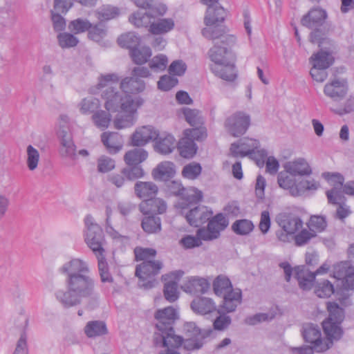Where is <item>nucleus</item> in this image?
Returning <instances> with one entry per match:
<instances>
[{
  "label": "nucleus",
  "instance_id": "obj_34",
  "mask_svg": "<svg viewBox=\"0 0 354 354\" xmlns=\"http://www.w3.org/2000/svg\"><path fill=\"white\" fill-rule=\"evenodd\" d=\"M223 296V308L227 313L234 312L241 301V291L239 289L231 290Z\"/></svg>",
  "mask_w": 354,
  "mask_h": 354
},
{
  "label": "nucleus",
  "instance_id": "obj_31",
  "mask_svg": "<svg viewBox=\"0 0 354 354\" xmlns=\"http://www.w3.org/2000/svg\"><path fill=\"white\" fill-rule=\"evenodd\" d=\"M176 173L175 165L171 162L166 161L160 163L153 170L152 175L154 179L167 180L172 178Z\"/></svg>",
  "mask_w": 354,
  "mask_h": 354
},
{
  "label": "nucleus",
  "instance_id": "obj_56",
  "mask_svg": "<svg viewBox=\"0 0 354 354\" xmlns=\"http://www.w3.org/2000/svg\"><path fill=\"white\" fill-rule=\"evenodd\" d=\"M26 165L30 171H34L37 168L39 161V153L32 145H28L26 149Z\"/></svg>",
  "mask_w": 354,
  "mask_h": 354
},
{
  "label": "nucleus",
  "instance_id": "obj_9",
  "mask_svg": "<svg viewBox=\"0 0 354 354\" xmlns=\"http://www.w3.org/2000/svg\"><path fill=\"white\" fill-rule=\"evenodd\" d=\"M302 336L305 342L310 344L313 346L315 352H324L329 349L333 344L335 339H323L319 327L313 324H306L302 327Z\"/></svg>",
  "mask_w": 354,
  "mask_h": 354
},
{
  "label": "nucleus",
  "instance_id": "obj_25",
  "mask_svg": "<svg viewBox=\"0 0 354 354\" xmlns=\"http://www.w3.org/2000/svg\"><path fill=\"white\" fill-rule=\"evenodd\" d=\"M191 308L193 311L201 315L211 314L218 312L216 305L212 299L206 297H198L191 303Z\"/></svg>",
  "mask_w": 354,
  "mask_h": 354
},
{
  "label": "nucleus",
  "instance_id": "obj_47",
  "mask_svg": "<svg viewBox=\"0 0 354 354\" xmlns=\"http://www.w3.org/2000/svg\"><path fill=\"white\" fill-rule=\"evenodd\" d=\"M118 43L121 47L129 48L131 51L139 45L140 37L134 32H127L118 37Z\"/></svg>",
  "mask_w": 354,
  "mask_h": 354
},
{
  "label": "nucleus",
  "instance_id": "obj_26",
  "mask_svg": "<svg viewBox=\"0 0 354 354\" xmlns=\"http://www.w3.org/2000/svg\"><path fill=\"white\" fill-rule=\"evenodd\" d=\"M177 144L174 137L169 133H163L159 134L156 139L155 150L159 153L167 155L171 153Z\"/></svg>",
  "mask_w": 354,
  "mask_h": 354
},
{
  "label": "nucleus",
  "instance_id": "obj_3",
  "mask_svg": "<svg viewBox=\"0 0 354 354\" xmlns=\"http://www.w3.org/2000/svg\"><path fill=\"white\" fill-rule=\"evenodd\" d=\"M216 11L218 12V17H214V10L207 8L204 19L206 27L202 30V35L208 39H220L222 45L232 46L236 42V37L232 35L226 34L225 27L218 24L225 20L226 12L223 8H218Z\"/></svg>",
  "mask_w": 354,
  "mask_h": 354
},
{
  "label": "nucleus",
  "instance_id": "obj_6",
  "mask_svg": "<svg viewBox=\"0 0 354 354\" xmlns=\"http://www.w3.org/2000/svg\"><path fill=\"white\" fill-rule=\"evenodd\" d=\"M259 145L257 140L243 138L232 143L230 151L233 157L248 156L254 160L259 167H262L265 163L267 152L265 149H259Z\"/></svg>",
  "mask_w": 354,
  "mask_h": 354
},
{
  "label": "nucleus",
  "instance_id": "obj_23",
  "mask_svg": "<svg viewBox=\"0 0 354 354\" xmlns=\"http://www.w3.org/2000/svg\"><path fill=\"white\" fill-rule=\"evenodd\" d=\"M139 207L144 215H154L164 213L167 209V205L163 200L152 197L143 200Z\"/></svg>",
  "mask_w": 354,
  "mask_h": 354
},
{
  "label": "nucleus",
  "instance_id": "obj_13",
  "mask_svg": "<svg viewBox=\"0 0 354 354\" xmlns=\"http://www.w3.org/2000/svg\"><path fill=\"white\" fill-rule=\"evenodd\" d=\"M250 125V117L248 114L238 111L228 117L225 122L227 132L234 137L243 135Z\"/></svg>",
  "mask_w": 354,
  "mask_h": 354
},
{
  "label": "nucleus",
  "instance_id": "obj_50",
  "mask_svg": "<svg viewBox=\"0 0 354 354\" xmlns=\"http://www.w3.org/2000/svg\"><path fill=\"white\" fill-rule=\"evenodd\" d=\"M277 182L280 187L288 189L292 196V190L296 187V182L294 176L286 169L278 174Z\"/></svg>",
  "mask_w": 354,
  "mask_h": 354
},
{
  "label": "nucleus",
  "instance_id": "obj_20",
  "mask_svg": "<svg viewBox=\"0 0 354 354\" xmlns=\"http://www.w3.org/2000/svg\"><path fill=\"white\" fill-rule=\"evenodd\" d=\"M327 16L325 10L319 7H315L310 9L307 14L302 17L301 24L310 29L317 28L323 25Z\"/></svg>",
  "mask_w": 354,
  "mask_h": 354
},
{
  "label": "nucleus",
  "instance_id": "obj_24",
  "mask_svg": "<svg viewBox=\"0 0 354 354\" xmlns=\"http://www.w3.org/2000/svg\"><path fill=\"white\" fill-rule=\"evenodd\" d=\"M101 140L109 153L115 154L122 149L124 140L117 132H104Z\"/></svg>",
  "mask_w": 354,
  "mask_h": 354
},
{
  "label": "nucleus",
  "instance_id": "obj_5",
  "mask_svg": "<svg viewBox=\"0 0 354 354\" xmlns=\"http://www.w3.org/2000/svg\"><path fill=\"white\" fill-rule=\"evenodd\" d=\"M333 277L341 281L336 293L338 300L344 306L351 305L350 291L354 290V267L348 262H340L333 266Z\"/></svg>",
  "mask_w": 354,
  "mask_h": 354
},
{
  "label": "nucleus",
  "instance_id": "obj_52",
  "mask_svg": "<svg viewBox=\"0 0 354 354\" xmlns=\"http://www.w3.org/2000/svg\"><path fill=\"white\" fill-rule=\"evenodd\" d=\"M232 230L239 235L249 234L254 229L252 222L248 219L236 221L232 225Z\"/></svg>",
  "mask_w": 354,
  "mask_h": 354
},
{
  "label": "nucleus",
  "instance_id": "obj_45",
  "mask_svg": "<svg viewBox=\"0 0 354 354\" xmlns=\"http://www.w3.org/2000/svg\"><path fill=\"white\" fill-rule=\"evenodd\" d=\"M319 184L316 180H302L296 183V187L292 190V196H299L305 193L306 191H315L318 189Z\"/></svg>",
  "mask_w": 354,
  "mask_h": 354
},
{
  "label": "nucleus",
  "instance_id": "obj_11",
  "mask_svg": "<svg viewBox=\"0 0 354 354\" xmlns=\"http://www.w3.org/2000/svg\"><path fill=\"white\" fill-rule=\"evenodd\" d=\"M156 327L158 333H155L154 337H162L164 335H175L173 324L177 319L176 310L171 307H167L156 311Z\"/></svg>",
  "mask_w": 354,
  "mask_h": 354
},
{
  "label": "nucleus",
  "instance_id": "obj_42",
  "mask_svg": "<svg viewBox=\"0 0 354 354\" xmlns=\"http://www.w3.org/2000/svg\"><path fill=\"white\" fill-rule=\"evenodd\" d=\"M141 225L143 230L148 234L158 233L161 230V220L156 215H145Z\"/></svg>",
  "mask_w": 354,
  "mask_h": 354
},
{
  "label": "nucleus",
  "instance_id": "obj_49",
  "mask_svg": "<svg viewBox=\"0 0 354 354\" xmlns=\"http://www.w3.org/2000/svg\"><path fill=\"white\" fill-rule=\"evenodd\" d=\"M106 33L107 30L105 24L100 21L94 26L91 24L88 30V37L94 41L100 42L106 36Z\"/></svg>",
  "mask_w": 354,
  "mask_h": 354
},
{
  "label": "nucleus",
  "instance_id": "obj_35",
  "mask_svg": "<svg viewBox=\"0 0 354 354\" xmlns=\"http://www.w3.org/2000/svg\"><path fill=\"white\" fill-rule=\"evenodd\" d=\"M138 109L132 111H121L114 120V127L118 129L130 127L133 125L136 119Z\"/></svg>",
  "mask_w": 354,
  "mask_h": 354
},
{
  "label": "nucleus",
  "instance_id": "obj_10",
  "mask_svg": "<svg viewBox=\"0 0 354 354\" xmlns=\"http://www.w3.org/2000/svg\"><path fill=\"white\" fill-rule=\"evenodd\" d=\"M162 268L159 261H145L136 266V275L139 279L138 284L145 289L153 288L156 283L154 277Z\"/></svg>",
  "mask_w": 354,
  "mask_h": 354
},
{
  "label": "nucleus",
  "instance_id": "obj_54",
  "mask_svg": "<svg viewBox=\"0 0 354 354\" xmlns=\"http://www.w3.org/2000/svg\"><path fill=\"white\" fill-rule=\"evenodd\" d=\"M111 118V115L102 110L96 111L92 115L93 123L97 128L102 130H104L109 127Z\"/></svg>",
  "mask_w": 354,
  "mask_h": 354
},
{
  "label": "nucleus",
  "instance_id": "obj_36",
  "mask_svg": "<svg viewBox=\"0 0 354 354\" xmlns=\"http://www.w3.org/2000/svg\"><path fill=\"white\" fill-rule=\"evenodd\" d=\"M174 28V21L170 18L152 21L149 31L153 35H162L171 31Z\"/></svg>",
  "mask_w": 354,
  "mask_h": 354
},
{
  "label": "nucleus",
  "instance_id": "obj_22",
  "mask_svg": "<svg viewBox=\"0 0 354 354\" xmlns=\"http://www.w3.org/2000/svg\"><path fill=\"white\" fill-rule=\"evenodd\" d=\"M160 16L157 15L156 10H140L132 13L129 17V21L137 28L149 27L152 20Z\"/></svg>",
  "mask_w": 354,
  "mask_h": 354
},
{
  "label": "nucleus",
  "instance_id": "obj_43",
  "mask_svg": "<svg viewBox=\"0 0 354 354\" xmlns=\"http://www.w3.org/2000/svg\"><path fill=\"white\" fill-rule=\"evenodd\" d=\"M130 55L135 64L141 65L146 63L151 56V50L148 46H137L130 51Z\"/></svg>",
  "mask_w": 354,
  "mask_h": 354
},
{
  "label": "nucleus",
  "instance_id": "obj_57",
  "mask_svg": "<svg viewBox=\"0 0 354 354\" xmlns=\"http://www.w3.org/2000/svg\"><path fill=\"white\" fill-rule=\"evenodd\" d=\"M167 57L163 54L154 56L149 62V68L156 73L163 71L167 66Z\"/></svg>",
  "mask_w": 354,
  "mask_h": 354
},
{
  "label": "nucleus",
  "instance_id": "obj_61",
  "mask_svg": "<svg viewBox=\"0 0 354 354\" xmlns=\"http://www.w3.org/2000/svg\"><path fill=\"white\" fill-rule=\"evenodd\" d=\"M59 45L62 48L76 46L79 42L78 39L73 35L68 32L59 33L57 35Z\"/></svg>",
  "mask_w": 354,
  "mask_h": 354
},
{
  "label": "nucleus",
  "instance_id": "obj_32",
  "mask_svg": "<svg viewBox=\"0 0 354 354\" xmlns=\"http://www.w3.org/2000/svg\"><path fill=\"white\" fill-rule=\"evenodd\" d=\"M148 158V152L142 148H133L127 151L124 156L127 165H139Z\"/></svg>",
  "mask_w": 354,
  "mask_h": 354
},
{
  "label": "nucleus",
  "instance_id": "obj_28",
  "mask_svg": "<svg viewBox=\"0 0 354 354\" xmlns=\"http://www.w3.org/2000/svg\"><path fill=\"white\" fill-rule=\"evenodd\" d=\"M284 169L294 176H309L312 173V169L309 164L302 158L286 162L284 165Z\"/></svg>",
  "mask_w": 354,
  "mask_h": 354
},
{
  "label": "nucleus",
  "instance_id": "obj_60",
  "mask_svg": "<svg viewBox=\"0 0 354 354\" xmlns=\"http://www.w3.org/2000/svg\"><path fill=\"white\" fill-rule=\"evenodd\" d=\"M164 296L169 302H174L178 299L179 292L178 290V283L176 281H170L165 284Z\"/></svg>",
  "mask_w": 354,
  "mask_h": 354
},
{
  "label": "nucleus",
  "instance_id": "obj_27",
  "mask_svg": "<svg viewBox=\"0 0 354 354\" xmlns=\"http://www.w3.org/2000/svg\"><path fill=\"white\" fill-rule=\"evenodd\" d=\"M209 288V281L203 277H191L182 286L183 290L190 294L205 293Z\"/></svg>",
  "mask_w": 354,
  "mask_h": 354
},
{
  "label": "nucleus",
  "instance_id": "obj_12",
  "mask_svg": "<svg viewBox=\"0 0 354 354\" xmlns=\"http://www.w3.org/2000/svg\"><path fill=\"white\" fill-rule=\"evenodd\" d=\"M184 336L183 339V345L184 348L187 351H193L201 348L205 339V335L202 333L201 329L196 326L194 322H188L183 326Z\"/></svg>",
  "mask_w": 354,
  "mask_h": 354
},
{
  "label": "nucleus",
  "instance_id": "obj_38",
  "mask_svg": "<svg viewBox=\"0 0 354 354\" xmlns=\"http://www.w3.org/2000/svg\"><path fill=\"white\" fill-rule=\"evenodd\" d=\"M84 333L88 337H95L106 335L108 330L106 324L102 321L88 322L84 327Z\"/></svg>",
  "mask_w": 354,
  "mask_h": 354
},
{
  "label": "nucleus",
  "instance_id": "obj_62",
  "mask_svg": "<svg viewBox=\"0 0 354 354\" xmlns=\"http://www.w3.org/2000/svg\"><path fill=\"white\" fill-rule=\"evenodd\" d=\"M91 24L87 19L78 18L73 20L68 25L69 30L75 34H79L88 30Z\"/></svg>",
  "mask_w": 354,
  "mask_h": 354
},
{
  "label": "nucleus",
  "instance_id": "obj_30",
  "mask_svg": "<svg viewBox=\"0 0 354 354\" xmlns=\"http://www.w3.org/2000/svg\"><path fill=\"white\" fill-rule=\"evenodd\" d=\"M158 189L156 185L152 182L138 181L134 186L136 196L144 200L154 197Z\"/></svg>",
  "mask_w": 354,
  "mask_h": 354
},
{
  "label": "nucleus",
  "instance_id": "obj_14",
  "mask_svg": "<svg viewBox=\"0 0 354 354\" xmlns=\"http://www.w3.org/2000/svg\"><path fill=\"white\" fill-rule=\"evenodd\" d=\"M228 225V221L223 214H218L212 219L209 218L207 228L198 230L197 234L204 241H212L220 236L221 231Z\"/></svg>",
  "mask_w": 354,
  "mask_h": 354
},
{
  "label": "nucleus",
  "instance_id": "obj_8",
  "mask_svg": "<svg viewBox=\"0 0 354 354\" xmlns=\"http://www.w3.org/2000/svg\"><path fill=\"white\" fill-rule=\"evenodd\" d=\"M84 224V239L87 245L95 256L104 254L105 239L101 227L91 215H87L85 217Z\"/></svg>",
  "mask_w": 354,
  "mask_h": 354
},
{
  "label": "nucleus",
  "instance_id": "obj_18",
  "mask_svg": "<svg viewBox=\"0 0 354 354\" xmlns=\"http://www.w3.org/2000/svg\"><path fill=\"white\" fill-rule=\"evenodd\" d=\"M213 212L205 206L198 205L190 209L185 214L186 219L190 225L199 227L208 221Z\"/></svg>",
  "mask_w": 354,
  "mask_h": 354
},
{
  "label": "nucleus",
  "instance_id": "obj_59",
  "mask_svg": "<svg viewBox=\"0 0 354 354\" xmlns=\"http://www.w3.org/2000/svg\"><path fill=\"white\" fill-rule=\"evenodd\" d=\"M315 292L319 297H329L335 293V289L333 285L328 280H324L317 283Z\"/></svg>",
  "mask_w": 354,
  "mask_h": 354
},
{
  "label": "nucleus",
  "instance_id": "obj_1",
  "mask_svg": "<svg viewBox=\"0 0 354 354\" xmlns=\"http://www.w3.org/2000/svg\"><path fill=\"white\" fill-rule=\"evenodd\" d=\"M66 277V288L55 290L56 300L65 308L80 305L82 299L95 298V281L89 274L88 263L78 258L64 263L58 270Z\"/></svg>",
  "mask_w": 354,
  "mask_h": 354
},
{
  "label": "nucleus",
  "instance_id": "obj_19",
  "mask_svg": "<svg viewBox=\"0 0 354 354\" xmlns=\"http://www.w3.org/2000/svg\"><path fill=\"white\" fill-rule=\"evenodd\" d=\"M60 140L59 154L64 158L75 160L77 158L76 146L75 145L72 136L65 130L58 133Z\"/></svg>",
  "mask_w": 354,
  "mask_h": 354
},
{
  "label": "nucleus",
  "instance_id": "obj_46",
  "mask_svg": "<svg viewBox=\"0 0 354 354\" xmlns=\"http://www.w3.org/2000/svg\"><path fill=\"white\" fill-rule=\"evenodd\" d=\"M97 259L98 271L102 283H111L113 279L109 272V267L105 259V254L95 256Z\"/></svg>",
  "mask_w": 354,
  "mask_h": 354
},
{
  "label": "nucleus",
  "instance_id": "obj_21",
  "mask_svg": "<svg viewBox=\"0 0 354 354\" xmlns=\"http://www.w3.org/2000/svg\"><path fill=\"white\" fill-rule=\"evenodd\" d=\"M158 136L157 131L151 126H144L138 129L131 136V144L135 147H142Z\"/></svg>",
  "mask_w": 354,
  "mask_h": 354
},
{
  "label": "nucleus",
  "instance_id": "obj_55",
  "mask_svg": "<svg viewBox=\"0 0 354 354\" xmlns=\"http://www.w3.org/2000/svg\"><path fill=\"white\" fill-rule=\"evenodd\" d=\"M327 222L325 216L313 215L310 216L308 227L314 233L322 232L326 230Z\"/></svg>",
  "mask_w": 354,
  "mask_h": 354
},
{
  "label": "nucleus",
  "instance_id": "obj_51",
  "mask_svg": "<svg viewBox=\"0 0 354 354\" xmlns=\"http://www.w3.org/2000/svg\"><path fill=\"white\" fill-rule=\"evenodd\" d=\"M183 200L185 201H182L178 203L180 207L183 209H185V202H187L189 204L196 203L202 200L203 198V193L201 191L198 190L195 187H191L187 190L185 189Z\"/></svg>",
  "mask_w": 354,
  "mask_h": 354
},
{
  "label": "nucleus",
  "instance_id": "obj_37",
  "mask_svg": "<svg viewBox=\"0 0 354 354\" xmlns=\"http://www.w3.org/2000/svg\"><path fill=\"white\" fill-rule=\"evenodd\" d=\"M310 59L313 67H317L321 69L328 68L333 64L334 61L333 55L326 51H320L314 54Z\"/></svg>",
  "mask_w": 354,
  "mask_h": 354
},
{
  "label": "nucleus",
  "instance_id": "obj_58",
  "mask_svg": "<svg viewBox=\"0 0 354 354\" xmlns=\"http://www.w3.org/2000/svg\"><path fill=\"white\" fill-rule=\"evenodd\" d=\"M202 167L199 163L191 162L186 165L182 171V175L184 178L194 180L196 179L201 174Z\"/></svg>",
  "mask_w": 354,
  "mask_h": 354
},
{
  "label": "nucleus",
  "instance_id": "obj_40",
  "mask_svg": "<svg viewBox=\"0 0 354 354\" xmlns=\"http://www.w3.org/2000/svg\"><path fill=\"white\" fill-rule=\"evenodd\" d=\"M213 289L214 293L218 296L223 295L231 290H234L229 278L223 274L218 275L214 279Z\"/></svg>",
  "mask_w": 354,
  "mask_h": 354
},
{
  "label": "nucleus",
  "instance_id": "obj_41",
  "mask_svg": "<svg viewBox=\"0 0 354 354\" xmlns=\"http://www.w3.org/2000/svg\"><path fill=\"white\" fill-rule=\"evenodd\" d=\"M78 107L83 115L94 114L100 107V102L93 97H84L79 103Z\"/></svg>",
  "mask_w": 354,
  "mask_h": 354
},
{
  "label": "nucleus",
  "instance_id": "obj_15",
  "mask_svg": "<svg viewBox=\"0 0 354 354\" xmlns=\"http://www.w3.org/2000/svg\"><path fill=\"white\" fill-rule=\"evenodd\" d=\"M156 345L159 343L164 348L158 354H180L179 348L183 345L181 336L176 335H164L162 337H154Z\"/></svg>",
  "mask_w": 354,
  "mask_h": 354
},
{
  "label": "nucleus",
  "instance_id": "obj_17",
  "mask_svg": "<svg viewBox=\"0 0 354 354\" xmlns=\"http://www.w3.org/2000/svg\"><path fill=\"white\" fill-rule=\"evenodd\" d=\"M276 222L283 230L294 234L303 226V221L299 216L290 212L277 214Z\"/></svg>",
  "mask_w": 354,
  "mask_h": 354
},
{
  "label": "nucleus",
  "instance_id": "obj_4",
  "mask_svg": "<svg viewBox=\"0 0 354 354\" xmlns=\"http://www.w3.org/2000/svg\"><path fill=\"white\" fill-rule=\"evenodd\" d=\"M105 101L104 107L108 111H132L142 105L144 100L140 97H133L129 95L124 96L113 87H108L102 93Z\"/></svg>",
  "mask_w": 354,
  "mask_h": 354
},
{
  "label": "nucleus",
  "instance_id": "obj_16",
  "mask_svg": "<svg viewBox=\"0 0 354 354\" xmlns=\"http://www.w3.org/2000/svg\"><path fill=\"white\" fill-rule=\"evenodd\" d=\"M347 92L348 84L344 79H335L327 83L324 88V94L334 102L342 100Z\"/></svg>",
  "mask_w": 354,
  "mask_h": 354
},
{
  "label": "nucleus",
  "instance_id": "obj_48",
  "mask_svg": "<svg viewBox=\"0 0 354 354\" xmlns=\"http://www.w3.org/2000/svg\"><path fill=\"white\" fill-rule=\"evenodd\" d=\"M183 113L186 121L191 126L200 127L203 124L204 120L200 111L190 108H184Z\"/></svg>",
  "mask_w": 354,
  "mask_h": 354
},
{
  "label": "nucleus",
  "instance_id": "obj_63",
  "mask_svg": "<svg viewBox=\"0 0 354 354\" xmlns=\"http://www.w3.org/2000/svg\"><path fill=\"white\" fill-rule=\"evenodd\" d=\"M342 187H334L326 192V196L329 203L340 205L344 203V197Z\"/></svg>",
  "mask_w": 354,
  "mask_h": 354
},
{
  "label": "nucleus",
  "instance_id": "obj_2",
  "mask_svg": "<svg viewBox=\"0 0 354 354\" xmlns=\"http://www.w3.org/2000/svg\"><path fill=\"white\" fill-rule=\"evenodd\" d=\"M226 45L219 46L216 42L209 50V57L214 63L210 68L212 73L221 79L232 82L237 76L234 66V57Z\"/></svg>",
  "mask_w": 354,
  "mask_h": 354
},
{
  "label": "nucleus",
  "instance_id": "obj_29",
  "mask_svg": "<svg viewBox=\"0 0 354 354\" xmlns=\"http://www.w3.org/2000/svg\"><path fill=\"white\" fill-rule=\"evenodd\" d=\"M295 277L298 281L299 287L303 290H309L312 288L315 279L316 274L307 269L296 267L294 269Z\"/></svg>",
  "mask_w": 354,
  "mask_h": 354
},
{
  "label": "nucleus",
  "instance_id": "obj_64",
  "mask_svg": "<svg viewBox=\"0 0 354 354\" xmlns=\"http://www.w3.org/2000/svg\"><path fill=\"white\" fill-rule=\"evenodd\" d=\"M129 167L122 169V172L126 175L128 180H135L142 178L145 172L140 165H128Z\"/></svg>",
  "mask_w": 354,
  "mask_h": 354
},
{
  "label": "nucleus",
  "instance_id": "obj_7",
  "mask_svg": "<svg viewBox=\"0 0 354 354\" xmlns=\"http://www.w3.org/2000/svg\"><path fill=\"white\" fill-rule=\"evenodd\" d=\"M327 310L329 315L322 322V327L326 336L339 340L344 333L341 324L344 319V310L336 302H328Z\"/></svg>",
  "mask_w": 354,
  "mask_h": 354
},
{
  "label": "nucleus",
  "instance_id": "obj_44",
  "mask_svg": "<svg viewBox=\"0 0 354 354\" xmlns=\"http://www.w3.org/2000/svg\"><path fill=\"white\" fill-rule=\"evenodd\" d=\"M96 17L101 21H109L120 15V9L111 5H104L96 10Z\"/></svg>",
  "mask_w": 354,
  "mask_h": 354
},
{
  "label": "nucleus",
  "instance_id": "obj_39",
  "mask_svg": "<svg viewBox=\"0 0 354 354\" xmlns=\"http://www.w3.org/2000/svg\"><path fill=\"white\" fill-rule=\"evenodd\" d=\"M178 149L181 156L192 158L197 151L195 142L190 138H183L178 143Z\"/></svg>",
  "mask_w": 354,
  "mask_h": 354
},
{
  "label": "nucleus",
  "instance_id": "obj_53",
  "mask_svg": "<svg viewBox=\"0 0 354 354\" xmlns=\"http://www.w3.org/2000/svg\"><path fill=\"white\" fill-rule=\"evenodd\" d=\"M138 7L144 9L156 10L158 15H164L167 10L165 5L159 3L153 6L155 0H131Z\"/></svg>",
  "mask_w": 354,
  "mask_h": 354
},
{
  "label": "nucleus",
  "instance_id": "obj_33",
  "mask_svg": "<svg viewBox=\"0 0 354 354\" xmlns=\"http://www.w3.org/2000/svg\"><path fill=\"white\" fill-rule=\"evenodd\" d=\"M120 88L125 93H138L145 88V83L138 78L125 77L120 83Z\"/></svg>",
  "mask_w": 354,
  "mask_h": 354
}]
</instances>
